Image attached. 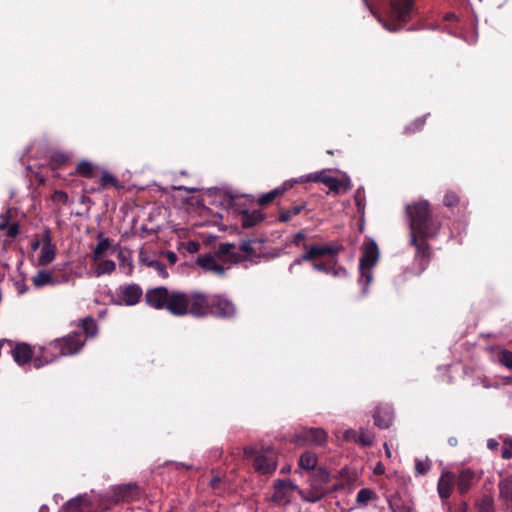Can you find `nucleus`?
<instances>
[{
	"label": "nucleus",
	"instance_id": "obj_1",
	"mask_svg": "<svg viewBox=\"0 0 512 512\" xmlns=\"http://www.w3.org/2000/svg\"><path fill=\"white\" fill-rule=\"evenodd\" d=\"M306 234L303 231H298L293 238V244L302 247L305 252L301 254L289 267L291 272L295 265H301L302 262H309L314 270L322 272L333 277H346L347 270L338 264V254L342 247L333 246L329 244L309 245L303 242Z\"/></svg>",
	"mask_w": 512,
	"mask_h": 512
},
{
	"label": "nucleus",
	"instance_id": "obj_2",
	"mask_svg": "<svg viewBox=\"0 0 512 512\" xmlns=\"http://www.w3.org/2000/svg\"><path fill=\"white\" fill-rule=\"evenodd\" d=\"M409 218L410 235H420L421 238H435L441 228V223L432 214L427 200H418L406 206Z\"/></svg>",
	"mask_w": 512,
	"mask_h": 512
},
{
	"label": "nucleus",
	"instance_id": "obj_3",
	"mask_svg": "<svg viewBox=\"0 0 512 512\" xmlns=\"http://www.w3.org/2000/svg\"><path fill=\"white\" fill-rule=\"evenodd\" d=\"M414 11V0H390L386 15L379 21L387 31L398 32L413 19Z\"/></svg>",
	"mask_w": 512,
	"mask_h": 512
},
{
	"label": "nucleus",
	"instance_id": "obj_4",
	"mask_svg": "<svg viewBox=\"0 0 512 512\" xmlns=\"http://www.w3.org/2000/svg\"><path fill=\"white\" fill-rule=\"evenodd\" d=\"M330 473L325 468H317L309 479V488L299 490V496L305 502L316 503L336 490L329 488Z\"/></svg>",
	"mask_w": 512,
	"mask_h": 512
},
{
	"label": "nucleus",
	"instance_id": "obj_5",
	"mask_svg": "<svg viewBox=\"0 0 512 512\" xmlns=\"http://www.w3.org/2000/svg\"><path fill=\"white\" fill-rule=\"evenodd\" d=\"M145 301L155 309H167L174 316L182 312L179 304H182L183 296L177 291L170 293L164 286L148 289L145 293Z\"/></svg>",
	"mask_w": 512,
	"mask_h": 512
},
{
	"label": "nucleus",
	"instance_id": "obj_6",
	"mask_svg": "<svg viewBox=\"0 0 512 512\" xmlns=\"http://www.w3.org/2000/svg\"><path fill=\"white\" fill-rule=\"evenodd\" d=\"M244 456L252 461L254 470L259 474L270 475L276 470L278 454L272 447L257 449L247 446L244 448Z\"/></svg>",
	"mask_w": 512,
	"mask_h": 512
},
{
	"label": "nucleus",
	"instance_id": "obj_7",
	"mask_svg": "<svg viewBox=\"0 0 512 512\" xmlns=\"http://www.w3.org/2000/svg\"><path fill=\"white\" fill-rule=\"evenodd\" d=\"M183 296L182 304H179L181 313L177 316L190 314L197 318H203L211 313V296L202 292L184 293L179 292Z\"/></svg>",
	"mask_w": 512,
	"mask_h": 512
},
{
	"label": "nucleus",
	"instance_id": "obj_8",
	"mask_svg": "<svg viewBox=\"0 0 512 512\" xmlns=\"http://www.w3.org/2000/svg\"><path fill=\"white\" fill-rule=\"evenodd\" d=\"M70 273L64 268L54 267L51 270H39L32 278L35 287L56 286L66 284L70 280Z\"/></svg>",
	"mask_w": 512,
	"mask_h": 512
},
{
	"label": "nucleus",
	"instance_id": "obj_9",
	"mask_svg": "<svg viewBox=\"0 0 512 512\" xmlns=\"http://www.w3.org/2000/svg\"><path fill=\"white\" fill-rule=\"evenodd\" d=\"M429 238H421L420 235H410V244L415 247V261L420 273L424 272L431 260L432 249L428 243Z\"/></svg>",
	"mask_w": 512,
	"mask_h": 512
},
{
	"label": "nucleus",
	"instance_id": "obj_10",
	"mask_svg": "<svg viewBox=\"0 0 512 512\" xmlns=\"http://www.w3.org/2000/svg\"><path fill=\"white\" fill-rule=\"evenodd\" d=\"M327 441V433L322 428H303L297 432L291 442L298 446L309 444L323 445Z\"/></svg>",
	"mask_w": 512,
	"mask_h": 512
},
{
	"label": "nucleus",
	"instance_id": "obj_11",
	"mask_svg": "<svg viewBox=\"0 0 512 512\" xmlns=\"http://www.w3.org/2000/svg\"><path fill=\"white\" fill-rule=\"evenodd\" d=\"M273 489L272 501L276 504L289 503L292 493L296 491L299 494V490H302L289 479H277L273 484Z\"/></svg>",
	"mask_w": 512,
	"mask_h": 512
},
{
	"label": "nucleus",
	"instance_id": "obj_12",
	"mask_svg": "<svg viewBox=\"0 0 512 512\" xmlns=\"http://www.w3.org/2000/svg\"><path fill=\"white\" fill-rule=\"evenodd\" d=\"M117 295L118 299L115 301V304L134 306L139 303L143 295V290L136 283L121 285L118 288Z\"/></svg>",
	"mask_w": 512,
	"mask_h": 512
},
{
	"label": "nucleus",
	"instance_id": "obj_13",
	"mask_svg": "<svg viewBox=\"0 0 512 512\" xmlns=\"http://www.w3.org/2000/svg\"><path fill=\"white\" fill-rule=\"evenodd\" d=\"M236 314V307L232 301L222 295L211 296L210 315L220 318H231Z\"/></svg>",
	"mask_w": 512,
	"mask_h": 512
},
{
	"label": "nucleus",
	"instance_id": "obj_14",
	"mask_svg": "<svg viewBox=\"0 0 512 512\" xmlns=\"http://www.w3.org/2000/svg\"><path fill=\"white\" fill-rule=\"evenodd\" d=\"M136 490L137 485L132 483L114 486L105 494L107 505H114L122 501H129L130 499H133L134 492Z\"/></svg>",
	"mask_w": 512,
	"mask_h": 512
},
{
	"label": "nucleus",
	"instance_id": "obj_15",
	"mask_svg": "<svg viewBox=\"0 0 512 512\" xmlns=\"http://www.w3.org/2000/svg\"><path fill=\"white\" fill-rule=\"evenodd\" d=\"M379 260V248L372 239H366L363 243L362 256L359 261V269L373 268Z\"/></svg>",
	"mask_w": 512,
	"mask_h": 512
},
{
	"label": "nucleus",
	"instance_id": "obj_16",
	"mask_svg": "<svg viewBox=\"0 0 512 512\" xmlns=\"http://www.w3.org/2000/svg\"><path fill=\"white\" fill-rule=\"evenodd\" d=\"M301 181H312L323 183L326 185L332 192L339 193L341 188L344 186V181L340 180L336 177L328 176L325 174V171L309 174L305 178H301Z\"/></svg>",
	"mask_w": 512,
	"mask_h": 512
},
{
	"label": "nucleus",
	"instance_id": "obj_17",
	"mask_svg": "<svg viewBox=\"0 0 512 512\" xmlns=\"http://www.w3.org/2000/svg\"><path fill=\"white\" fill-rule=\"evenodd\" d=\"M478 477L474 470L466 468L460 471L458 477H456V485L458 492L461 495H465L469 490L477 483Z\"/></svg>",
	"mask_w": 512,
	"mask_h": 512
},
{
	"label": "nucleus",
	"instance_id": "obj_18",
	"mask_svg": "<svg viewBox=\"0 0 512 512\" xmlns=\"http://www.w3.org/2000/svg\"><path fill=\"white\" fill-rule=\"evenodd\" d=\"M455 481L456 476L453 472L445 471L441 474L437 483V491L442 501H446L451 496Z\"/></svg>",
	"mask_w": 512,
	"mask_h": 512
},
{
	"label": "nucleus",
	"instance_id": "obj_19",
	"mask_svg": "<svg viewBox=\"0 0 512 512\" xmlns=\"http://www.w3.org/2000/svg\"><path fill=\"white\" fill-rule=\"evenodd\" d=\"M298 180H287L279 187L269 191L268 193L262 194L258 198V204L260 206H267L272 203L276 198L283 196L288 190H290Z\"/></svg>",
	"mask_w": 512,
	"mask_h": 512
},
{
	"label": "nucleus",
	"instance_id": "obj_20",
	"mask_svg": "<svg viewBox=\"0 0 512 512\" xmlns=\"http://www.w3.org/2000/svg\"><path fill=\"white\" fill-rule=\"evenodd\" d=\"M196 264L205 271L212 272L217 276L225 275V267L217 263L211 254L199 255Z\"/></svg>",
	"mask_w": 512,
	"mask_h": 512
},
{
	"label": "nucleus",
	"instance_id": "obj_21",
	"mask_svg": "<svg viewBox=\"0 0 512 512\" xmlns=\"http://www.w3.org/2000/svg\"><path fill=\"white\" fill-rule=\"evenodd\" d=\"M90 508V501L83 495L70 499L64 506L65 512H88Z\"/></svg>",
	"mask_w": 512,
	"mask_h": 512
},
{
	"label": "nucleus",
	"instance_id": "obj_22",
	"mask_svg": "<svg viewBox=\"0 0 512 512\" xmlns=\"http://www.w3.org/2000/svg\"><path fill=\"white\" fill-rule=\"evenodd\" d=\"M374 424L380 429H387L391 426L393 413L388 408H377L373 414Z\"/></svg>",
	"mask_w": 512,
	"mask_h": 512
},
{
	"label": "nucleus",
	"instance_id": "obj_23",
	"mask_svg": "<svg viewBox=\"0 0 512 512\" xmlns=\"http://www.w3.org/2000/svg\"><path fill=\"white\" fill-rule=\"evenodd\" d=\"M264 219L265 215L260 210H244L241 213V222L244 228H252L262 222Z\"/></svg>",
	"mask_w": 512,
	"mask_h": 512
},
{
	"label": "nucleus",
	"instance_id": "obj_24",
	"mask_svg": "<svg viewBox=\"0 0 512 512\" xmlns=\"http://www.w3.org/2000/svg\"><path fill=\"white\" fill-rule=\"evenodd\" d=\"M498 488L500 498L512 507V475L502 479Z\"/></svg>",
	"mask_w": 512,
	"mask_h": 512
},
{
	"label": "nucleus",
	"instance_id": "obj_25",
	"mask_svg": "<svg viewBox=\"0 0 512 512\" xmlns=\"http://www.w3.org/2000/svg\"><path fill=\"white\" fill-rule=\"evenodd\" d=\"M317 456L315 453L311 452V451H305L304 453L301 454L300 458H299V462H298V467L299 469H303V470H306V471H312L313 472L316 470V465H317Z\"/></svg>",
	"mask_w": 512,
	"mask_h": 512
},
{
	"label": "nucleus",
	"instance_id": "obj_26",
	"mask_svg": "<svg viewBox=\"0 0 512 512\" xmlns=\"http://www.w3.org/2000/svg\"><path fill=\"white\" fill-rule=\"evenodd\" d=\"M305 207V203H300L287 209L282 208L279 211L278 220L280 222L286 223L290 221L294 216L299 215L305 209Z\"/></svg>",
	"mask_w": 512,
	"mask_h": 512
},
{
	"label": "nucleus",
	"instance_id": "obj_27",
	"mask_svg": "<svg viewBox=\"0 0 512 512\" xmlns=\"http://www.w3.org/2000/svg\"><path fill=\"white\" fill-rule=\"evenodd\" d=\"M443 204L448 208L456 207L459 205L464 209L467 207V202L462 201L459 194L453 190H448L445 193L443 198Z\"/></svg>",
	"mask_w": 512,
	"mask_h": 512
},
{
	"label": "nucleus",
	"instance_id": "obj_28",
	"mask_svg": "<svg viewBox=\"0 0 512 512\" xmlns=\"http://www.w3.org/2000/svg\"><path fill=\"white\" fill-rule=\"evenodd\" d=\"M56 256V246H42L38 257V265L46 266L50 264Z\"/></svg>",
	"mask_w": 512,
	"mask_h": 512
},
{
	"label": "nucleus",
	"instance_id": "obj_29",
	"mask_svg": "<svg viewBox=\"0 0 512 512\" xmlns=\"http://www.w3.org/2000/svg\"><path fill=\"white\" fill-rule=\"evenodd\" d=\"M111 246V242L108 238H103L101 239L95 249L93 250V253H92V256H91V260L93 262H98L101 260V258L106 254V252L108 251V249L110 248Z\"/></svg>",
	"mask_w": 512,
	"mask_h": 512
},
{
	"label": "nucleus",
	"instance_id": "obj_30",
	"mask_svg": "<svg viewBox=\"0 0 512 512\" xmlns=\"http://www.w3.org/2000/svg\"><path fill=\"white\" fill-rule=\"evenodd\" d=\"M70 158L67 154L63 152H55L50 156L49 166L52 170H57L64 167Z\"/></svg>",
	"mask_w": 512,
	"mask_h": 512
},
{
	"label": "nucleus",
	"instance_id": "obj_31",
	"mask_svg": "<svg viewBox=\"0 0 512 512\" xmlns=\"http://www.w3.org/2000/svg\"><path fill=\"white\" fill-rule=\"evenodd\" d=\"M99 183L103 189L107 187H114L116 189H120L123 187L119 180L108 171L102 172Z\"/></svg>",
	"mask_w": 512,
	"mask_h": 512
},
{
	"label": "nucleus",
	"instance_id": "obj_32",
	"mask_svg": "<svg viewBox=\"0 0 512 512\" xmlns=\"http://www.w3.org/2000/svg\"><path fill=\"white\" fill-rule=\"evenodd\" d=\"M96 167L89 161H81L76 166V174L86 177H95Z\"/></svg>",
	"mask_w": 512,
	"mask_h": 512
},
{
	"label": "nucleus",
	"instance_id": "obj_33",
	"mask_svg": "<svg viewBox=\"0 0 512 512\" xmlns=\"http://www.w3.org/2000/svg\"><path fill=\"white\" fill-rule=\"evenodd\" d=\"M377 499V494L369 488H362L358 491L356 496V503L359 506H366L371 500Z\"/></svg>",
	"mask_w": 512,
	"mask_h": 512
},
{
	"label": "nucleus",
	"instance_id": "obj_34",
	"mask_svg": "<svg viewBox=\"0 0 512 512\" xmlns=\"http://www.w3.org/2000/svg\"><path fill=\"white\" fill-rule=\"evenodd\" d=\"M115 269L116 264L113 260H103L100 261L99 264L97 265V268L94 271V275L96 277H100L101 275L104 274H111L115 271Z\"/></svg>",
	"mask_w": 512,
	"mask_h": 512
},
{
	"label": "nucleus",
	"instance_id": "obj_35",
	"mask_svg": "<svg viewBox=\"0 0 512 512\" xmlns=\"http://www.w3.org/2000/svg\"><path fill=\"white\" fill-rule=\"evenodd\" d=\"M83 332L88 336V337H93L97 334L98 332V326L96 324V321L94 320V318L88 316L84 319L81 320V324H80Z\"/></svg>",
	"mask_w": 512,
	"mask_h": 512
},
{
	"label": "nucleus",
	"instance_id": "obj_36",
	"mask_svg": "<svg viewBox=\"0 0 512 512\" xmlns=\"http://www.w3.org/2000/svg\"><path fill=\"white\" fill-rule=\"evenodd\" d=\"M426 123V116L419 117L405 126L403 134L410 136L421 131Z\"/></svg>",
	"mask_w": 512,
	"mask_h": 512
},
{
	"label": "nucleus",
	"instance_id": "obj_37",
	"mask_svg": "<svg viewBox=\"0 0 512 512\" xmlns=\"http://www.w3.org/2000/svg\"><path fill=\"white\" fill-rule=\"evenodd\" d=\"M477 512H495L494 500L491 496H483L476 504Z\"/></svg>",
	"mask_w": 512,
	"mask_h": 512
},
{
	"label": "nucleus",
	"instance_id": "obj_38",
	"mask_svg": "<svg viewBox=\"0 0 512 512\" xmlns=\"http://www.w3.org/2000/svg\"><path fill=\"white\" fill-rule=\"evenodd\" d=\"M497 361L512 371V352L507 349H500L497 353Z\"/></svg>",
	"mask_w": 512,
	"mask_h": 512
},
{
	"label": "nucleus",
	"instance_id": "obj_39",
	"mask_svg": "<svg viewBox=\"0 0 512 512\" xmlns=\"http://www.w3.org/2000/svg\"><path fill=\"white\" fill-rule=\"evenodd\" d=\"M372 269L373 268H365V269L363 268V269H360V279H359V282L361 284H363V293L367 292V288H368L369 284L373 280Z\"/></svg>",
	"mask_w": 512,
	"mask_h": 512
},
{
	"label": "nucleus",
	"instance_id": "obj_40",
	"mask_svg": "<svg viewBox=\"0 0 512 512\" xmlns=\"http://www.w3.org/2000/svg\"><path fill=\"white\" fill-rule=\"evenodd\" d=\"M147 267L156 270L162 278H167L169 275L165 264L160 262L159 260H151L149 263H147Z\"/></svg>",
	"mask_w": 512,
	"mask_h": 512
},
{
	"label": "nucleus",
	"instance_id": "obj_41",
	"mask_svg": "<svg viewBox=\"0 0 512 512\" xmlns=\"http://www.w3.org/2000/svg\"><path fill=\"white\" fill-rule=\"evenodd\" d=\"M389 507L392 512H410V507L405 505L401 499L390 500Z\"/></svg>",
	"mask_w": 512,
	"mask_h": 512
},
{
	"label": "nucleus",
	"instance_id": "obj_42",
	"mask_svg": "<svg viewBox=\"0 0 512 512\" xmlns=\"http://www.w3.org/2000/svg\"><path fill=\"white\" fill-rule=\"evenodd\" d=\"M119 258H120V268L124 270V272L130 276L132 275L133 273V269H134V266H133V263L130 259H127L123 254L122 252L119 253Z\"/></svg>",
	"mask_w": 512,
	"mask_h": 512
},
{
	"label": "nucleus",
	"instance_id": "obj_43",
	"mask_svg": "<svg viewBox=\"0 0 512 512\" xmlns=\"http://www.w3.org/2000/svg\"><path fill=\"white\" fill-rule=\"evenodd\" d=\"M209 486L215 492V494H220L221 492L224 491L222 478L219 475L212 476V478L209 482Z\"/></svg>",
	"mask_w": 512,
	"mask_h": 512
},
{
	"label": "nucleus",
	"instance_id": "obj_44",
	"mask_svg": "<svg viewBox=\"0 0 512 512\" xmlns=\"http://www.w3.org/2000/svg\"><path fill=\"white\" fill-rule=\"evenodd\" d=\"M374 441V436L369 432H361V434L357 435V443L362 444L363 446H371Z\"/></svg>",
	"mask_w": 512,
	"mask_h": 512
},
{
	"label": "nucleus",
	"instance_id": "obj_45",
	"mask_svg": "<svg viewBox=\"0 0 512 512\" xmlns=\"http://www.w3.org/2000/svg\"><path fill=\"white\" fill-rule=\"evenodd\" d=\"M235 248V244L233 243H221L217 249L218 256H230L232 250Z\"/></svg>",
	"mask_w": 512,
	"mask_h": 512
},
{
	"label": "nucleus",
	"instance_id": "obj_46",
	"mask_svg": "<svg viewBox=\"0 0 512 512\" xmlns=\"http://www.w3.org/2000/svg\"><path fill=\"white\" fill-rule=\"evenodd\" d=\"M51 199L54 203L66 204L68 202V194L62 190H55Z\"/></svg>",
	"mask_w": 512,
	"mask_h": 512
},
{
	"label": "nucleus",
	"instance_id": "obj_47",
	"mask_svg": "<svg viewBox=\"0 0 512 512\" xmlns=\"http://www.w3.org/2000/svg\"><path fill=\"white\" fill-rule=\"evenodd\" d=\"M431 468V465L428 461L417 460L415 463V470L418 474L424 475Z\"/></svg>",
	"mask_w": 512,
	"mask_h": 512
},
{
	"label": "nucleus",
	"instance_id": "obj_48",
	"mask_svg": "<svg viewBox=\"0 0 512 512\" xmlns=\"http://www.w3.org/2000/svg\"><path fill=\"white\" fill-rule=\"evenodd\" d=\"M239 248L240 251L245 253V256L247 257L255 254V249L253 248L252 241L250 240L242 241Z\"/></svg>",
	"mask_w": 512,
	"mask_h": 512
},
{
	"label": "nucleus",
	"instance_id": "obj_49",
	"mask_svg": "<svg viewBox=\"0 0 512 512\" xmlns=\"http://www.w3.org/2000/svg\"><path fill=\"white\" fill-rule=\"evenodd\" d=\"M40 240L42 246H55V244L52 243V236L49 228H45Z\"/></svg>",
	"mask_w": 512,
	"mask_h": 512
},
{
	"label": "nucleus",
	"instance_id": "obj_50",
	"mask_svg": "<svg viewBox=\"0 0 512 512\" xmlns=\"http://www.w3.org/2000/svg\"><path fill=\"white\" fill-rule=\"evenodd\" d=\"M229 259L233 263H240L242 261H245L247 259V256L241 254L240 252H234L232 250V252H231V254L229 256Z\"/></svg>",
	"mask_w": 512,
	"mask_h": 512
},
{
	"label": "nucleus",
	"instance_id": "obj_51",
	"mask_svg": "<svg viewBox=\"0 0 512 512\" xmlns=\"http://www.w3.org/2000/svg\"><path fill=\"white\" fill-rule=\"evenodd\" d=\"M19 234V224L13 223L7 229V236L10 238H15Z\"/></svg>",
	"mask_w": 512,
	"mask_h": 512
},
{
	"label": "nucleus",
	"instance_id": "obj_52",
	"mask_svg": "<svg viewBox=\"0 0 512 512\" xmlns=\"http://www.w3.org/2000/svg\"><path fill=\"white\" fill-rule=\"evenodd\" d=\"M164 255L171 265H174L178 260V256L173 251H166Z\"/></svg>",
	"mask_w": 512,
	"mask_h": 512
},
{
	"label": "nucleus",
	"instance_id": "obj_53",
	"mask_svg": "<svg viewBox=\"0 0 512 512\" xmlns=\"http://www.w3.org/2000/svg\"><path fill=\"white\" fill-rule=\"evenodd\" d=\"M344 438L348 441H355L357 440V432L355 430H352V429H349V430H346L345 433H344Z\"/></svg>",
	"mask_w": 512,
	"mask_h": 512
},
{
	"label": "nucleus",
	"instance_id": "obj_54",
	"mask_svg": "<svg viewBox=\"0 0 512 512\" xmlns=\"http://www.w3.org/2000/svg\"><path fill=\"white\" fill-rule=\"evenodd\" d=\"M139 260L142 264L147 266V263H149L152 259L147 256L145 251L141 250L139 253Z\"/></svg>",
	"mask_w": 512,
	"mask_h": 512
},
{
	"label": "nucleus",
	"instance_id": "obj_55",
	"mask_svg": "<svg viewBox=\"0 0 512 512\" xmlns=\"http://www.w3.org/2000/svg\"><path fill=\"white\" fill-rule=\"evenodd\" d=\"M501 456L503 459H511L512 458V449L510 447H505L503 448L502 452H501Z\"/></svg>",
	"mask_w": 512,
	"mask_h": 512
},
{
	"label": "nucleus",
	"instance_id": "obj_56",
	"mask_svg": "<svg viewBox=\"0 0 512 512\" xmlns=\"http://www.w3.org/2000/svg\"><path fill=\"white\" fill-rule=\"evenodd\" d=\"M174 465L177 470H179V469L191 470L193 468L192 465H189V464H186L183 462H174Z\"/></svg>",
	"mask_w": 512,
	"mask_h": 512
},
{
	"label": "nucleus",
	"instance_id": "obj_57",
	"mask_svg": "<svg viewBox=\"0 0 512 512\" xmlns=\"http://www.w3.org/2000/svg\"><path fill=\"white\" fill-rule=\"evenodd\" d=\"M198 249H199V243L198 242H195V241L189 242V244H188V251L190 253L197 252Z\"/></svg>",
	"mask_w": 512,
	"mask_h": 512
},
{
	"label": "nucleus",
	"instance_id": "obj_58",
	"mask_svg": "<svg viewBox=\"0 0 512 512\" xmlns=\"http://www.w3.org/2000/svg\"><path fill=\"white\" fill-rule=\"evenodd\" d=\"M498 446H499V443L495 439H489L487 441V447L491 450L497 449Z\"/></svg>",
	"mask_w": 512,
	"mask_h": 512
},
{
	"label": "nucleus",
	"instance_id": "obj_59",
	"mask_svg": "<svg viewBox=\"0 0 512 512\" xmlns=\"http://www.w3.org/2000/svg\"><path fill=\"white\" fill-rule=\"evenodd\" d=\"M41 244H42V243H41V240H40V239H35V240H33V241H32V243H31V249H32L33 251H36L37 249H39V247H40V245H41Z\"/></svg>",
	"mask_w": 512,
	"mask_h": 512
},
{
	"label": "nucleus",
	"instance_id": "obj_60",
	"mask_svg": "<svg viewBox=\"0 0 512 512\" xmlns=\"http://www.w3.org/2000/svg\"><path fill=\"white\" fill-rule=\"evenodd\" d=\"M384 472V467L381 463H378L375 470H374V473L375 474H382Z\"/></svg>",
	"mask_w": 512,
	"mask_h": 512
},
{
	"label": "nucleus",
	"instance_id": "obj_61",
	"mask_svg": "<svg viewBox=\"0 0 512 512\" xmlns=\"http://www.w3.org/2000/svg\"><path fill=\"white\" fill-rule=\"evenodd\" d=\"M468 506L466 502H462L457 510V512H467Z\"/></svg>",
	"mask_w": 512,
	"mask_h": 512
},
{
	"label": "nucleus",
	"instance_id": "obj_62",
	"mask_svg": "<svg viewBox=\"0 0 512 512\" xmlns=\"http://www.w3.org/2000/svg\"><path fill=\"white\" fill-rule=\"evenodd\" d=\"M448 444L450 446H453V447L456 446L458 444L457 438L456 437H449L448 438Z\"/></svg>",
	"mask_w": 512,
	"mask_h": 512
},
{
	"label": "nucleus",
	"instance_id": "obj_63",
	"mask_svg": "<svg viewBox=\"0 0 512 512\" xmlns=\"http://www.w3.org/2000/svg\"><path fill=\"white\" fill-rule=\"evenodd\" d=\"M39 512H50V509H49L48 505L43 504L40 506Z\"/></svg>",
	"mask_w": 512,
	"mask_h": 512
},
{
	"label": "nucleus",
	"instance_id": "obj_64",
	"mask_svg": "<svg viewBox=\"0 0 512 512\" xmlns=\"http://www.w3.org/2000/svg\"><path fill=\"white\" fill-rule=\"evenodd\" d=\"M8 229V219L0 223V230Z\"/></svg>",
	"mask_w": 512,
	"mask_h": 512
}]
</instances>
